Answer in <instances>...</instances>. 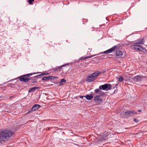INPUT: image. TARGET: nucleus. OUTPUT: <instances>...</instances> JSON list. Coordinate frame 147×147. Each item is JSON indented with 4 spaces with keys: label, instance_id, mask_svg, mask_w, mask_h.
Listing matches in <instances>:
<instances>
[{
    "label": "nucleus",
    "instance_id": "nucleus-7",
    "mask_svg": "<svg viewBox=\"0 0 147 147\" xmlns=\"http://www.w3.org/2000/svg\"><path fill=\"white\" fill-rule=\"evenodd\" d=\"M55 78H57V77L53 76H49L48 77H43L42 78V79L43 81H49L50 80H53Z\"/></svg>",
    "mask_w": 147,
    "mask_h": 147
},
{
    "label": "nucleus",
    "instance_id": "nucleus-16",
    "mask_svg": "<svg viewBox=\"0 0 147 147\" xmlns=\"http://www.w3.org/2000/svg\"><path fill=\"white\" fill-rule=\"evenodd\" d=\"M65 82L66 80L64 79H62L61 80L60 82V84H62L63 83H65Z\"/></svg>",
    "mask_w": 147,
    "mask_h": 147
},
{
    "label": "nucleus",
    "instance_id": "nucleus-22",
    "mask_svg": "<svg viewBox=\"0 0 147 147\" xmlns=\"http://www.w3.org/2000/svg\"><path fill=\"white\" fill-rule=\"evenodd\" d=\"M34 0H29V2L30 4H31L33 1Z\"/></svg>",
    "mask_w": 147,
    "mask_h": 147
},
{
    "label": "nucleus",
    "instance_id": "nucleus-10",
    "mask_svg": "<svg viewBox=\"0 0 147 147\" xmlns=\"http://www.w3.org/2000/svg\"><path fill=\"white\" fill-rule=\"evenodd\" d=\"M40 107V106L39 105H35L32 108V111H35L38 109Z\"/></svg>",
    "mask_w": 147,
    "mask_h": 147
},
{
    "label": "nucleus",
    "instance_id": "nucleus-12",
    "mask_svg": "<svg viewBox=\"0 0 147 147\" xmlns=\"http://www.w3.org/2000/svg\"><path fill=\"white\" fill-rule=\"evenodd\" d=\"M133 79L135 81H140L141 79V77L140 76H138L134 77Z\"/></svg>",
    "mask_w": 147,
    "mask_h": 147
},
{
    "label": "nucleus",
    "instance_id": "nucleus-1",
    "mask_svg": "<svg viewBox=\"0 0 147 147\" xmlns=\"http://www.w3.org/2000/svg\"><path fill=\"white\" fill-rule=\"evenodd\" d=\"M13 132L9 130H3L0 132V141H4L10 137Z\"/></svg>",
    "mask_w": 147,
    "mask_h": 147
},
{
    "label": "nucleus",
    "instance_id": "nucleus-19",
    "mask_svg": "<svg viewBox=\"0 0 147 147\" xmlns=\"http://www.w3.org/2000/svg\"><path fill=\"white\" fill-rule=\"evenodd\" d=\"M105 134V136H104V137L103 138V139H102V140H105V139H106V138L107 137V133H104Z\"/></svg>",
    "mask_w": 147,
    "mask_h": 147
},
{
    "label": "nucleus",
    "instance_id": "nucleus-5",
    "mask_svg": "<svg viewBox=\"0 0 147 147\" xmlns=\"http://www.w3.org/2000/svg\"><path fill=\"white\" fill-rule=\"evenodd\" d=\"M104 94V93L103 92H101L100 93L99 95L96 96L94 98V101L97 102H102V100L100 96Z\"/></svg>",
    "mask_w": 147,
    "mask_h": 147
},
{
    "label": "nucleus",
    "instance_id": "nucleus-24",
    "mask_svg": "<svg viewBox=\"0 0 147 147\" xmlns=\"http://www.w3.org/2000/svg\"><path fill=\"white\" fill-rule=\"evenodd\" d=\"M65 65H62L61 66H60L59 67V69H61V68L62 67H63V66H65Z\"/></svg>",
    "mask_w": 147,
    "mask_h": 147
},
{
    "label": "nucleus",
    "instance_id": "nucleus-26",
    "mask_svg": "<svg viewBox=\"0 0 147 147\" xmlns=\"http://www.w3.org/2000/svg\"><path fill=\"white\" fill-rule=\"evenodd\" d=\"M138 111V112H141V110H139Z\"/></svg>",
    "mask_w": 147,
    "mask_h": 147
},
{
    "label": "nucleus",
    "instance_id": "nucleus-13",
    "mask_svg": "<svg viewBox=\"0 0 147 147\" xmlns=\"http://www.w3.org/2000/svg\"><path fill=\"white\" fill-rule=\"evenodd\" d=\"M84 97H86V98L87 100H90L93 98V96L92 95H87L86 96H84Z\"/></svg>",
    "mask_w": 147,
    "mask_h": 147
},
{
    "label": "nucleus",
    "instance_id": "nucleus-17",
    "mask_svg": "<svg viewBox=\"0 0 147 147\" xmlns=\"http://www.w3.org/2000/svg\"><path fill=\"white\" fill-rule=\"evenodd\" d=\"M123 80V78L122 77H120L118 79V81L119 82H121Z\"/></svg>",
    "mask_w": 147,
    "mask_h": 147
},
{
    "label": "nucleus",
    "instance_id": "nucleus-8",
    "mask_svg": "<svg viewBox=\"0 0 147 147\" xmlns=\"http://www.w3.org/2000/svg\"><path fill=\"white\" fill-rule=\"evenodd\" d=\"M115 49V47H114L111 48L103 52L102 53L108 54L111 53L114 51Z\"/></svg>",
    "mask_w": 147,
    "mask_h": 147
},
{
    "label": "nucleus",
    "instance_id": "nucleus-18",
    "mask_svg": "<svg viewBox=\"0 0 147 147\" xmlns=\"http://www.w3.org/2000/svg\"><path fill=\"white\" fill-rule=\"evenodd\" d=\"M49 74V73H45L42 74L40 75H39L38 76H40L41 75H47Z\"/></svg>",
    "mask_w": 147,
    "mask_h": 147
},
{
    "label": "nucleus",
    "instance_id": "nucleus-23",
    "mask_svg": "<svg viewBox=\"0 0 147 147\" xmlns=\"http://www.w3.org/2000/svg\"><path fill=\"white\" fill-rule=\"evenodd\" d=\"M134 121L135 122H136V123H138L139 122L138 120L136 119H134Z\"/></svg>",
    "mask_w": 147,
    "mask_h": 147
},
{
    "label": "nucleus",
    "instance_id": "nucleus-14",
    "mask_svg": "<svg viewBox=\"0 0 147 147\" xmlns=\"http://www.w3.org/2000/svg\"><path fill=\"white\" fill-rule=\"evenodd\" d=\"M38 87H34L31 88L28 91L29 92H31L34 91Z\"/></svg>",
    "mask_w": 147,
    "mask_h": 147
},
{
    "label": "nucleus",
    "instance_id": "nucleus-25",
    "mask_svg": "<svg viewBox=\"0 0 147 147\" xmlns=\"http://www.w3.org/2000/svg\"><path fill=\"white\" fill-rule=\"evenodd\" d=\"M84 96H80V97L81 98H82L83 97H84Z\"/></svg>",
    "mask_w": 147,
    "mask_h": 147
},
{
    "label": "nucleus",
    "instance_id": "nucleus-2",
    "mask_svg": "<svg viewBox=\"0 0 147 147\" xmlns=\"http://www.w3.org/2000/svg\"><path fill=\"white\" fill-rule=\"evenodd\" d=\"M101 73L100 71H97L89 76L86 78V80L89 82H91L94 80L95 78Z\"/></svg>",
    "mask_w": 147,
    "mask_h": 147
},
{
    "label": "nucleus",
    "instance_id": "nucleus-15",
    "mask_svg": "<svg viewBox=\"0 0 147 147\" xmlns=\"http://www.w3.org/2000/svg\"><path fill=\"white\" fill-rule=\"evenodd\" d=\"M127 113L128 114H130L131 113H133L134 114H136V113L134 111H128L127 112Z\"/></svg>",
    "mask_w": 147,
    "mask_h": 147
},
{
    "label": "nucleus",
    "instance_id": "nucleus-21",
    "mask_svg": "<svg viewBox=\"0 0 147 147\" xmlns=\"http://www.w3.org/2000/svg\"><path fill=\"white\" fill-rule=\"evenodd\" d=\"M88 57H82L81 58H80L79 59V60H81V59H86Z\"/></svg>",
    "mask_w": 147,
    "mask_h": 147
},
{
    "label": "nucleus",
    "instance_id": "nucleus-9",
    "mask_svg": "<svg viewBox=\"0 0 147 147\" xmlns=\"http://www.w3.org/2000/svg\"><path fill=\"white\" fill-rule=\"evenodd\" d=\"M124 53L120 50H117L116 52V55L117 56H121L124 57L125 55H123Z\"/></svg>",
    "mask_w": 147,
    "mask_h": 147
},
{
    "label": "nucleus",
    "instance_id": "nucleus-4",
    "mask_svg": "<svg viewBox=\"0 0 147 147\" xmlns=\"http://www.w3.org/2000/svg\"><path fill=\"white\" fill-rule=\"evenodd\" d=\"M112 86L110 84H106L101 85L99 87V89L107 91L110 90Z\"/></svg>",
    "mask_w": 147,
    "mask_h": 147
},
{
    "label": "nucleus",
    "instance_id": "nucleus-6",
    "mask_svg": "<svg viewBox=\"0 0 147 147\" xmlns=\"http://www.w3.org/2000/svg\"><path fill=\"white\" fill-rule=\"evenodd\" d=\"M132 48L136 50L140 51H142L143 49V47L139 45H134L132 46Z\"/></svg>",
    "mask_w": 147,
    "mask_h": 147
},
{
    "label": "nucleus",
    "instance_id": "nucleus-20",
    "mask_svg": "<svg viewBox=\"0 0 147 147\" xmlns=\"http://www.w3.org/2000/svg\"><path fill=\"white\" fill-rule=\"evenodd\" d=\"M94 91L95 92V93H96V94H97V93L98 92H100V93L101 92L99 90V89H96V90H95Z\"/></svg>",
    "mask_w": 147,
    "mask_h": 147
},
{
    "label": "nucleus",
    "instance_id": "nucleus-3",
    "mask_svg": "<svg viewBox=\"0 0 147 147\" xmlns=\"http://www.w3.org/2000/svg\"><path fill=\"white\" fill-rule=\"evenodd\" d=\"M40 72L36 73H33V74H28L26 75H24L19 78V80L21 81L27 82L28 81L29 79L26 77V76L29 77L32 76L33 74H35L40 73Z\"/></svg>",
    "mask_w": 147,
    "mask_h": 147
},
{
    "label": "nucleus",
    "instance_id": "nucleus-11",
    "mask_svg": "<svg viewBox=\"0 0 147 147\" xmlns=\"http://www.w3.org/2000/svg\"><path fill=\"white\" fill-rule=\"evenodd\" d=\"M144 43V40L143 38L138 39L135 43L136 44H143Z\"/></svg>",
    "mask_w": 147,
    "mask_h": 147
}]
</instances>
